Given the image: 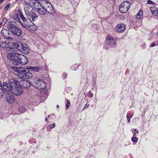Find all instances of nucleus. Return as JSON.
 Instances as JSON below:
<instances>
[{
    "label": "nucleus",
    "mask_w": 158,
    "mask_h": 158,
    "mask_svg": "<svg viewBox=\"0 0 158 158\" xmlns=\"http://www.w3.org/2000/svg\"><path fill=\"white\" fill-rule=\"evenodd\" d=\"M37 0H23L24 2V10L25 15L27 17L31 15L34 12L33 9L35 5V1Z\"/></svg>",
    "instance_id": "1"
},
{
    "label": "nucleus",
    "mask_w": 158,
    "mask_h": 158,
    "mask_svg": "<svg viewBox=\"0 0 158 158\" xmlns=\"http://www.w3.org/2000/svg\"><path fill=\"white\" fill-rule=\"evenodd\" d=\"M7 28L12 34L16 36H20L22 35V31L16 26V23L14 22H9Z\"/></svg>",
    "instance_id": "2"
},
{
    "label": "nucleus",
    "mask_w": 158,
    "mask_h": 158,
    "mask_svg": "<svg viewBox=\"0 0 158 158\" xmlns=\"http://www.w3.org/2000/svg\"><path fill=\"white\" fill-rule=\"evenodd\" d=\"M17 81L14 79L9 80V84L6 82L3 83V87L4 90L6 92H11L13 86L16 83Z\"/></svg>",
    "instance_id": "3"
},
{
    "label": "nucleus",
    "mask_w": 158,
    "mask_h": 158,
    "mask_svg": "<svg viewBox=\"0 0 158 158\" xmlns=\"http://www.w3.org/2000/svg\"><path fill=\"white\" fill-rule=\"evenodd\" d=\"M35 5L34 6V8L40 14L44 15L46 14V11L44 7V5H42L40 3V0L35 1Z\"/></svg>",
    "instance_id": "4"
},
{
    "label": "nucleus",
    "mask_w": 158,
    "mask_h": 158,
    "mask_svg": "<svg viewBox=\"0 0 158 158\" xmlns=\"http://www.w3.org/2000/svg\"><path fill=\"white\" fill-rule=\"evenodd\" d=\"M16 83L14 86L11 92L16 96H19L23 93L22 89L21 88L19 82L17 81Z\"/></svg>",
    "instance_id": "5"
},
{
    "label": "nucleus",
    "mask_w": 158,
    "mask_h": 158,
    "mask_svg": "<svg viewBox=\"0 0 158 158\" xmlns=\"http://www.w3.org/2000/svg\"><path fill=\"white\" fill-rule=\"evenodd\" d=\"M21 79L23 78H29L32 77V74L29 72V70H26L23 68L22 69L20 73L17 74Z\"/></svg>",
    "instance_id": "6"
},
{
    "label": "nucleus",
    "mask_w": 158,
    "mask_h": 158,
    "mask_svg": "<svg viewBox=\"0 0 158 158\" xmlns=\"http://www.w3.org/2000/svg\"><path fill=\"white\" fill-rule=\"evenodd\" d=\"M130 5V3L129 2H124L120 5L119 10L121 13H125L129 10Z\"/></svg>",
    "instance_id": "7"
},
{
    "label": "nucleus",
    "mask_w": 158,
    "mask_h": 158,
    "mask_svg": "<svg viewBox=\"0 0 158 158\" xmlns=\"http://www.w3.org/2000/svg\"><path fill=\"white\" fill-rule=\"evenodd\" d=\"M43 5H44V7L45 9L46 13L48 12L51 14H53L54 13V10L51 4L48 1L44 2Z\"/></svg>",
    "instance_id": "8"
},
{
    "label": "nucleus",
    "mask_w": 158,
    "mask_h": 158,
    "mask_svg": "<svg viewBox=\"0 0 158 158\" xmlns=\"http://www.w3.org/2000/svg\"><path fill=\"white\" fill-rule=\"evenodd\" d=\"M20 54L17 53H10L7 55V57L11 60H13V63L15 64L18 61Z\"/></svg>",
    "instance_id": "9"
},
{
    "label": "nucleus",
    "mask_w": 158,
    "mask_h": 158,
    "mask_svg": "<svg viewBox=\"0 0 158 158\" xmlns=\"http://www.w3.org/2000/svg\"><path fill=\"white\" fill-rule=\"evenodd\" d=\"M28 62V60L27 58L23 55L20 54L17 63L15 64V65H18V63L22 65H25Z\"/></svg>",
    "instance_id": "10"
},
{
    "label": "nucleus",
    "mask_w": 158,
    "mask_h": 158,
    "mask_svg": "<svg viewBox=\"0 0 158 158\" xmlns=\"http://www.w3.org/2000/svg\"><path fill=\"white\" fill-rule=\"evenodd\" d=\"M20 15L21 19L23 21V23H21L22 26L25 28L28 27L30 23L32 22V21L30 19H26L22 13L20 14Z\"/></svg>",
    "instance_id": "11"
},
{
    "label": "nucleus",
    "mask_w": 158,
    "mask_h": 158,
    "mask_svg": "<svg viewBox=\"0 0 158 158\" xmlns=\"http://www.w3.org/2000/svg\"><path fill=\"white\" fill-rule=\"evenodd\" d=\"M106 42L107 45L111 46H113L116 44L115 39L110 36L107 37Z\"/></svg>",
    "instance_id": "12"
},
{
    "label": "nucleus",
    "mask_w": 158,
    "mask_h": 158,
    "mask_svg": "<svg viewBox=\"0 0 158 158\" xmlns=\"http://www.w3.org/2000/svg\"><path fill=\"white\" fill-rule=\"evenodd\" d=\"M24 45L20 42H15L12 44V47L14 48H16L21 52Z\"/></svg>",
    "instance_id": "13"
},
{
    "label": "nucleus",
    "mask_w": 158,
    "mask_h": 158,
    "mask_svg": "<svg viewBox=\"0 0 158 158\" xmlns=\"http://www.w3.org/2000/svg\"><path fill=\"white\" fill-rule=\"evenodd\" d=\"M37 88L39 89H45L46 87V84L45 81L42 80H40L36 82Z\"/></svg>",
    "instance_id": "14"
},
{
    "label": "nucleus",
    "mask_w": 158,
    "mask_h": 158,
    "mask_svg": "<svg viewBox=\"0 0 158 158\" xmlns=\"http://www.w3.org/2000/svg\"><path fill=\"white\" fill-rule=\"evenodd\" d=\"M21 85L22 87L25 88H28L31 85V83L30 82L26 80L23 79L19 83V85Z\"/></svg>",
    "instance_id": "15"
},
{
    "label": "nucleus",
    "mask_w": 158,
    "mask_h": 158,
    "mask_svg": "<svg viewBox=\"0 0 158 158\" xmlns=\"http://www.w3.org/2000/svg\"><path fill=\"white\" fill-rule=\"evenodd\" d=\"M9 43L6 41H2L0 42V47L7 50L10 48Z\"/></svg>",
    "instance_id": "16"
},
{
    "label": "nucleus",
    "mask_w": 158,
    "mask_h": 158,
    "mask_svg": "<svg viewBox=\"0 0 158 158\" xmlns=\"http://www.w3.org/2000/svg\"><path fill=\"white\" fill-rule=\"evenodd\" d=\"M125 25L123 23H121L118 24L117 26L115 27V31L118 32H122L125 29Z\"/></svg>",
    "instance_id": "17"
},
{
    "label": "nucleus",
    "mask_w": 158,
    "mask_h": 158,
    "mask_svg": "<svg viewBox=\"0 0 158 158\" xmlns=\"http://www.w3.org/2000/svg\"><path fill=\"white\" fill-rule=\"evenodd\" d=\"M1 32L5 38L6 39H11L10 36L11 35L10 34L8 31L3 29L2 30Z\"/></svg>",
    "instance_id": "18"
},
{
    "label": "nucleus",
    "mask_w": 158,
    "mask_h": 158,
    "mask_svg": "<svg viewBox=\"0 0 158 158\" xmlns=\"http://www.w3.org/2000/svg\"><path fill=\"white\" fill-rule=\"evenodd\" d=\"M6 100L7 102L9 103H13L14 101V98L12 95H9L7 96Z\"/></svg>",
    "instance_id": "19"
},
{
    "label": "nucleus",
    "mask_w": 158,
    "mask_h": 158,
    "mask_svg": "<svg viewBox=\"0 0 158 158\" xmlns=\"http://www.w3.org/2000/svg\"><path fill=\"white\" fill-rule=\"evenodd\" d=\"M31 30L33 31H35L37 30L38 28V27L35 25L33 24V23L31 22L30 23V25L28 27Z\"/></svg>",
    "instance_id": "20"
},
{
    "label": "nucleus",
    "mask_w": 158,
    "mask_h": 158,
    "mask_svg": "<svg viewBox=\"0 0 158 158\" xmlns=\"http://www.w3.org/2000/svg\"><path fill=\"white\" fill-rule=\"evenodd\" d=\"M150 10L152 15L156 16L157 14L158 11L157 9L155 7H152L150 8Z\"/></svg>",
    "instance_id": "21"
},
{
    "label": "nucleus",
    "mask_w": 158,
    "mask_h": 158,
    "mask_svg": "<svg viewBox=\"0 0 158 158\" xmlns=\"http://www.w3.org/2000/svg\"><path fill=\"white\" fill-rule=\"evenodd\" d=\"M21 52H23L24 54H28L30 53V50L28 48L24 46Z\"/></svg>",
    "instance_id": "22"
},
{
    "label": "nucleus",
    "mask_w": 158,
    "mask_h": 158,
    "mask_svg": "<svg viewBox=\"0 0 158 158\" xmlns=\"http://www.w3.org/2000/svg\"><path fill=\"white\" fill-rule=\"evenodd\" d=\"M29 17H31L32 20L33 21H35L38 18V16L34 13V12L31 15H30Z\"/></svg>",
    "instance_id": "23"
},
{
    "label": "nucleus",
    "mask_w": 158,
    "mask_h": 158,
    "mask_svg": "<svg viewBox=\"0 0 158 158\" xmlns=\"http://www.w3.org/2000/svg\"><path fill=\"white\" fill-rule=\"evenodd\" d=\"M22 69V68L14 67L12 68V69L15 72H17L18 74V73H20V71H21Z\"/></svg>",
    "instance_id": "24"
},
{
    "label": "nucleus",
    "mask_w": 158,
    "mask_h": 158,
    "mask_svg": "<svg viewBox=\"0 0 158 158\" xmlns=\"http://www.w3.org/2000/svg\"><path fill=\"white\" fill-rule=\"evenodd\" d=\"M143 16V11L142 10H140L136 15V18L138 19L141 18Z\"/></svg>",
    "instance_id": "25"
},
{
    "label": "nucleus",
    "mask_w": 158,
    "mask_h": 158,
    "mask_svg": "<svg viewBox=\"0 0 158 158\" xmlns=\"http://www.w3.org/2000/svg\"><path fill=\"white\" fill-rule=\"evenodd\" d=\"M28 70L30 69L31 70H32L33 71H34L35 72H37L38 71V67H29L28 68Z\"/></svg>",
    "instance_id": "26"
},
{
    "label": "nucleus",
    "mask_w": 158,
    "mask_h": 158,
    "mask_svg": "<svg viewBox=\"0 0 158 158\" xmlns=\"http://www.w3.org/2000/svg\"><path fill=\"white\" fill-rule=\"evenodd\" d=\"M131 131L132 132L134 136H136V134L138 133V130L136 129H131Z\"/></svg>",
    "instance_id": "27"
},
{
    "label": "nucleus",
    "mask_w": 158,
    "mask_h": 158,
    "mask_svg": "<svg viewBox=\"0 0 158 158\" xmlns=\"http://www.w3.org/2000/svg\"><path fill=\"white\" fill-rule=\"evenodd\" d=\"M3 91L2 89V86H0V99L3 97Z\"/></svg>",
    "instance_id": "28"
},
{
    "label": "nucleus",
    "mask_w": 158,
    "mask_h": 158,
    "mask_svg": "<svg viewBox=\"0 0 158 158\" xmlns=\"http://www.w3.org/2000/svg\"><path fill=\"white\" fill-rule=\"evenodd\" d=\"M7 21V19L6 18H4L1 22V23H2V25H4Z\"/></svg>",
    "instance_id": "29"
},
{
    "label": "nucleus",
    "mask_w": 158,
    "mask_h": 158,
    "mask_svg": "<svg viewBox=\"0 0 158 158\" xmlns=\"http://www.w3.org/2000/svg\"><path fill=\"white\" fill-rule=\"evenodd\" d=\"M25 111V108L22 107L19 108V112L20 113H23Z\"/></svg>",
    "instance_id": "30"
},
{
    "label": "nucleus",
    "mask_w": 158,
    "mask_h": 158,
    "mask_svg": "<svg viewBox=\"0 0 158 158\" xmlns=\"http://www.w3.org/2000/svg\"><path fill=\"white\" fill-rule=\"evenodd\" d=\"M67 103L66 104V109H68L70 106V101L69 100H67Z\"/></svg>",
    "instance_id": "31"
},
{
    "label": "nucleus",
    "mask_w": 158,
    "mask_h": 158,
    "mask_svg": "<svg viewBox=\"0 0 158 158\" xmlns=\"http://www.w3.org/2000/svg\"><path fill=\"white\" fill-rule=\"evenodd\" d=\"M138 139L135 137H133L131 138V140L133 142H135L138 141Z\"/></svg>",
    "instance_id": "32"
},
{
    "label": "nucleus",
    "mask_w": 158,
    "mask_h": 158,
    "mask_svg": "<svg viewBox=\"0 0 158 158\" xmlns=\"http://www.w3.org/2000/svg\"><path fill=\"white\" fill-rule=\"evenodd\" d=\"M147 4H149L153 5V4H154V3L152 1H151L150 0H148L147 1Z\"/></svg>",
    "instance_id": "33"
},
{
    "label": "nucleus",
    "mask_w": 158,
    "mask_h": 158,
    "mask_svg": "<svg viewBox=\"0 0 158 158\" xmlns=\"http://www.w3.org/2000/svg\"><path fill=\"white\" fill-rule=\"evenodd\" d=\"M55 126V123H53L51 124H50L49 125V127L50 128H53Z\"/></svg>",
    "instance_id": "34"
},
{
    "label": "nucleus",
    "mask_w": 158,
    "mask_h": 158,
    "mask_svg": "<svg viewBox=\"0 0 158 158\" xmlns=\"http://www.w3.org/2000/svg\"><path fill=\"white\" fill-rule=\"evenodd\" d=\"M89 105H87V104H86L84 106V107L82 109V110H85V109H86L87 108L89 107Z\"/></svg>",
    "instance_id": "35"
},
{
    "label": "nucleus",
    "mask_w": 158,
    "mask_h": 158,
    "mask_svg": "<svg viewBox=\"0 0 158 158\" xmlns=\"http://www.w3.org/2000/svg\"><path fill=\"white\" fill-rule=\"evenodd\" d=\"M10 6V4L9 3H7L6 6H5V9L6 10L8 9L9 8Z\"/></svg>",
    "instance_id": "36"
},
{
    "label": "nucleus",
    "mask_w": 158,
    "mask_h": 158,
    "mask_svg": "<svg viewBox=\"0 0 158 158\" xmlns=\"http://www.w3.org/2000/svg\"><path fill=\"white\" fill-rule=\"evenodd\" d=\"M156 45L155 44L154 42H153L150 45V46L151 47H153Z\"/></svg>",
    "instance_id": "37"
},
{
    "label": "nucleus",
    "mask_w": 158,
    "mask_h": 158,
    "mask_svg": "<svg viewBox=\"0 0 158 158\" xmlns=\"http://www.w3.org/2000/svg\"><path fill=\"white\" fill-rule=\"evenodd\" d=\"M127 119H130L131 118V116H129L128 114L127 115Z\"/></svg>",
    "instance_id": "38"
},
{
    "label": "nucleus",
    "mask_w": 158,
    "mask_h": 158,
    "mask_svg": "<svg viewBox=\"0 0 158 158\" xmlns=\"http://www.w3.org/2000/svg\"><path fill=\"white\" fill-rule=\"evenodd\" d=\"M64 74V78H66V77H67V75H66V73H64V74Z\"/></svg>",
    "instance_id": "39"
},
{
    "label": "nucleus",
    "mask_w": 158,
    "mask_h": 158,
    "mask_svg": "<svg viewBox=\"0 0 158 158\" xmlns=\"http://www.w3.org/2000/svg\"><path fill=\"white\" fill-rule=\"evenodd\" d=\"M17 21L19 22V21H20V20L17 17Z\"/></svg>",
    "instance_id": "40"
},
{
    "label": "nucleus",
    "mask_w": 158,
    "mask_h": 158,
    "mask_svg": "<svg viewBox=\"0 0 158 158\" xmlns=\"http://www.w3.org/2000/svg\"><path fill=\"white\" fill-rule=\"evenodd\" d=\"M0 86H1L2 87V84L0 81Z\"/></svg>",
    "instance_id": "41"
},
{
    "label": "nucleus",
    "mask_w": 158,
    "mask_h": 158,
    "mask_svg": "<svg viewBox=\"0 0 158 158\" xmlns=\"http://www.w3.org/2000/svg\"><path fill=\"white\" fill-rule=\"evenodd\" d=\"M127 119V121H128V123H129L130 122V119Z\"/></svg>",
    "instance_id": "42"
},
{
    "label": "nucleus",
    "mask_w": 158,
    "mask_h": 158,
    "mask_svg": "<svg viewBox=\"0 0 158 158\" xmlns=\"http://www.w3.org/2000/svg\"><path fill=\"white\" fill-rule=\"evenodd\" d=\"M4 0H0V2H2Z\"/></svg>",
    "instance_id": "43"
},
{
    "label": "nucleus",
    "mask_w": 158,
    "mask_h": 158,
    "mask_svg": "<svg viewBox=\"0 0 158 158\" xmlns=\"http://www.w3.org/2000/svg\"><path fill=\"white\" fill-rule=\"evenodd\" d=\"M45 120L46 121H47V120H48V119H47V118H45Z\"/></svg>",
    "instance_id": "44"
},
{
    "label": "nucleus",
    "mask_w": 158,
    "mask_h": 158,
    "mask_svg": "<svg viewBox=\"0 0 158 158\" xmlns=\"http://www.w3.org/2000/svg\"><path fill=\"white\" fill-rule=\"evenodd\" d=\"M59 106L58 105H57L56 106V107H57V108H59Z\"/></svg>",
    "instance_id": "45"
},
{
    "label": "nucleus",
    "mask_w": 158,
    "mask_h": 158,
    "mask_svg": "<svg viewBox=\"0 0 158 158\" xmlns=\"http://www.w3.org/2000/svg\"><path fill=\"white\" fill-rule=\"evenodd\" d=\"M2 26V23H1V22H0V26Z\"/></svg>",
    "instance_id": "46"
},
{
    "label": "nucleus",
    "mask_w": 158,
    "mask_h": 158,
    "mask_svg": "<svg viewBox=\"0 0 158 158\" xmlns=\"http://www.w3.org/2000/svg\"><path fill=\"white\" fill-rule=\"evenodd\" d=\"M44 1V2H46V1H47V0H43Z\"/></svg>",
    "instance_id": "47"
},
{
    "label": "nucleus",
    "mask_w": 158,
    "mask_h": 158,
    "mask_svg": "<svg viewBox=\"0 0 158 158\" xmlns=\"http://www.w3.org/2000/svg\"><path fill=\"white\" fill-rule=\"evenodd\" d=\"M49 117H50V115H48V118H49Z\"/></svg>",
    "instance_id": "48"
}]
</instances>
